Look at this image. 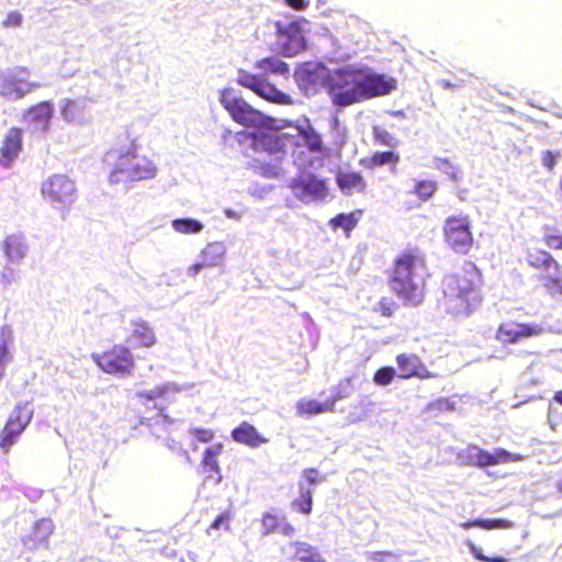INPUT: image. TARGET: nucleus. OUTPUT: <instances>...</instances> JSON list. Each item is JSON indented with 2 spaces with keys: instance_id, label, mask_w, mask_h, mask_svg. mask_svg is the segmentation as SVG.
<instances>
[{
  "instance_id": "f257e3e1",
  "label": "nucleus",
  "mask_w": 562,
  "mask_h": 562,
  "mask_svg": "<svg viewBox=\"0 0 562 562\" xmlns=\"http://www.w3.org/2000/svg\"><path fill=\"white\" fill-rule=\"evenodd\" d=\"M485 281L482 271L470 260L441 280L440 307L453 317H468L485 300Z\"/></svg>"
},
{
  "instance_id": "f03ea898",
  "label": "nucleus",
  "mask_w": 562,
  "mask_h": 562,
  "mask_svg": "<svg viewBox=\"0 0 562 562\" xmlns=\"http://www.w3.org/2000/svg\"><path fill=\"white\" fill-rule=\"evenodd\" d=\"M426 260L417 247L406 248L393 260L387 284L404 305L417 307L426 296Z\"/></svg>"
},
{
  "instance_id": "7ed1b4c3",
  "label": "nucleus",
  "mask_w": 562,
  "mask_h": 562,
  "mask_svg": "<svg viewBox=\"0 0 562 562\" xmlns=\"http://www.w3.org/2000/svg\"><path fill=\"white\" fill-rule=\"evenodd\" d=\"M529 267L538 270L541 286L551 295H562V266L547 250L530 248L526 252Z\"/></svg>"
},
{
  "instance_id": "20e7f679",
  "label": "nucleus",
  "mask_w": 562,
  "mask_h": 562,
  "mask_svg": "<svg viewBox=\"0 0 562 562\" xmlns=\"http://www.w3.org/2000/svg\"><path fill=\"white\" fill-rule=\"evenodd\" d=\"M358 69H336L323 77V83L335 105L348 106L359 102Z\"/></svg>"
},
{
  "instance_id": "39448f33",
  "label": "nucleus",
  "mask_w": 562,
  "mask_h": 562,
  "mask_svg": "<svg viewBox=\"0 0 562 562\" xmlns=\"http://www.w3.org/2000/svg\"><path fill=\"white\" fill-rule=\"evenodd\" d=\"M137 144L135 140L125 151H120L119 161L110 175V181L116 183L123 176L126 181H139L150 179L156 175L155 165L146 157L136 155Z\"/></svg>"
},
{
  "instance_id": "423d86ee",
  "label": "nucleus",
  "mask_w": 562,
  "mask_h": 562,
  "mask_svg": "<svg viewBox=\"0 0 562 562\" xmlns=\"http://www.w3.org/2000/svg\"><path fill=\"white\" fill-rule=\"evenodd\" d=\"M91 358L101 371L116 376L131 375L136 367L132 350L123 344H115L101 352L92 353Z\"/></svg>"
},
{
  "instance_id": "0eeeda50",
  "label": "nucleus",
  "mask_w": 562,
  "mask_h": 562,
  "mask_svg": "<svg viewBox=\"0 0 562 562\" xmlns=\"http://www.w3.org/2000/svg\"><path fill=\"white\" fill-rule=\"evenodd\" d=\"M33 415L34 409L30 407L29 403H19L14 406L0 430V449L3 453H9L18 442L20 436L32 422Z\"/></svg>"
},
{
  "instance_id": "6e6552de",
  "label": "nucleus",
  "mask_w": 562,
  "mask_h": 562,
  "mask_svg": "<svg viewBox=\"0 0 562 562\" xmlns=\"http://www.w3.org/2000/svg\"><path fill=\"white\" fill-rule=\"evenodd\" d=\"M443 236L447 245L456 252L465 255L473 245V235L468 216H449L443 224Z\"/></svg>"
},
{
  "instance_id": "1a4fd4ad",
  "label": "nucleus",
  "mask_w": 562,
  "mask_h": 562,
  "mask_svg": "<svg viewBox=\"0 0 562 562\" xmlns=\"http://www.w3.org/2000/svg\"><path fill=\"white\" fill-rule=\"evenodd\" d=\"M220 101L236 123L246 127H255L262 123L261 113L241 97L236 95L232 89H224Z\"/></svg>"
},
{
  "instance_id": "9d476101",
  "label": "nucleus",
  "mask_w": 562,
  "mask_h": 562,
  "mask_svg": "<svg viewBox=\"0 0 562 562\" xmlns=\"http://www.w3.org/2000/svg\"><path fill=\"white\" fill-rule=\"evenodd\" d=\"M42 194L53 203L67 207L76 200L75 182L64 175H54L42 183Z\"/></svg>"
},
{
  "instance_id": "9b49d317",
  "label": "nucleus",
  "mask_w": 562,
  "mask_h": 562,
  "mask_svg": "<svg viewBox=\"0 0 562 562\" xmlns=\"http://www.w3.org/2000/svg\"><path fill=\"white\" fill-rule=\"evenodd\" d=\"M237 83L250 89L259 97L267 101L274 102L278 104L291 103V98L284 92L278 90L276 86L261 78L258 75L250 74L246 70L240 69L236 79Z\"/></svg>"
},
{
  "instance_id": "f8f14e48",
  "label": "nucleus",
  "mask_w": 562,
  "mask_h": 562,
  "mask_svg": "<svg viewBox=\"0 0 562 562\" xmlns=\"http://www.w3.org/2000/svg\"><path fill=\"white\" fill-rule=\"evenodd\" d=\"M357 79L359 102L366 99L385 95L396 87V81L393 78H386L382 74L363 72L360 69H358Z\"/></svg>"
},
{
  "instance_id": "ddd939ff",
  "label": "nucleus",
  "mask_w": 562,
  "mask_h": 562,
  "mask_svg": "<svg viewBox=\"0 0 562 562\" xmlns=\"http://www.w3.org/2000/svg\"><path fill=\"white\" fill-rule=\"evenodd\" d=\"M280 50L284 56L292 57L305 49L304 35L299 22H276Z\"/></svg>"
},
{
  "instance_id": "4468645a",
  "label": "nucleus",
  "mask_w": 562,
  "mask_h": 562,
  "mask_svg": "<svg viewBox=\"0 0 562 562\" xmlns=\"http://www.w3.org/2000/svg\"><path fill=\"white\" fill-rule=\"evenodd\" d=\"M543 328L537 324L507 322L502 323L495 333V338L503 345H516L521 339L539 336Z\"/></svg>"
},
{
  "instance_id": "2eb2a0df",
  "label": "nucleus",
  "mask_w": 562,
  "mask_h": 562,
  "mask_svg": "<svg viewBox=\"0 0 562 562\" xmlns=\"http://www.w3.org/2000/svg\"><path fill=\"white\" fill-rule=\"evenodd\" d=\"M400 370V378L408 380L418 378L422 380L434 379L437 374L430 371L422 358L416 353H400L395 358Z\"/></svg>"
},
{
  "instance_id": "dca6fc26",
  "label": "nucleus",
  "mask_w": 562,
  "mask_h": 562,
  "mask_svg": "<svg viewBox=\"0 0 562 562\" xmlns=\"http://www.w3.org/2000/svg\"><path fill=\"white\" fill-rule=\"evenodd\" d=\"M469 458L471 459V463L479 468L524 460L521 454L510 453L503 448H497L492 453L479 447L469 448Z\"/></svg>"
},
{
  "instance_id": "f3484780",
  "label": "nucleus",
  "mask_w": 562,
  "mask_h": 562,
  "mask_svg": "<svg viewBox=\"0 0 562 562\" xmlns=\"http://www.w3.org/2000/svg\"><path fill=\"white\" fill-rule=\"evenodd\" d=\"M225 247L221 243H210L200 252L199 261L188 268V276L195 278L203 269H211L223 263Z\"/></svg>"
},
{
  "instance_id": "a211bd4d",
  "label": "nucleus",
  "mask_w": 562,
  "mask_h": 562,
  "mask_svg": "<svg viewBox=\"0 0 562 562\" xmlns=\"http://www.w3.org/2000/svg\"><path fill=\"white\" fill-rule=\"evenodd\" d=\"M40 87V83L27 81L13 72L0 75V94L3 97L21 99Z\"/></svg>"
},
{
  "instance_id": "6ab92c4d",
  "label": "nucleus",
  "mask_w": 562,
  "mask_h": 562,
  "mask_svg": "<svg viewBox=\"0 0 562 562\" xmlns=\"http://www.w3.org/2000/svg\"><path fill=\"white\" fill-rule=\"evenodd\" d=\"M335 180L338 189L345 195L368 193L369 183L360 171L338 170Z\"/></svg>"
},
{
  "instance_id": "aec40b11",
  "label": "nucleus",
  "mask_w": 562,
  "mask_h": 562,
  "mask_svg": "<svg viewBox=\"0 0 562 562\" xmlns=\"http://www.w3.org/2000/svg\"><path fill=\"white\" fill-rule=\"evenodd\" d=\"M23 148V131L20 127H11L4 135L0 147V164L10 167Z\"/></svg>"
},
{
  "instance_id": "412c9836",
  "label": "nucleus",
  "mask_w": 562,
  "mask_h": 562,
  "mask_svg": "<svg viewBox=\"0 0 562 562\" xmlns=\"http://www.w3.org/2000/svg\"><path fill=\"white\" fill-rule=\"evenodd\" d=\"M259 521L265 536L280 532L285 537H292L295 533V528L288 518L276 508L263 512Z\"/></svg>"
},
{
  "instance_id": "4be33fe9",
  "label": "nucleus",
  "mask_w": 562,
  "mask_h": 562,
  "mask_svg": "<svg viewBox=\"0 0 562 562\" xmlns=\"http://www.w3.org/2000/svg\"><path fill=\"white\" fill-rule=\"evenodd\" d=\"M232 439L240 445L259 448L261 445L269 442V438L263 436L258 429L248 422H241L231 431Z\"/></svg>"
},
{
  "instance_id": "5701e85b",
  "label": "nucleus",
  "mask_w": 562,
  "mask_h": 562,
  "mask_svg": "<svg viewBox=\"0 0 562 562\" xmlns=\"http://www.w3.org/2000/svg\"><path fill=\"white\" fill-rule=\"evenodd\" d=\"M54 114V105L49 101H41L26 110L27 121L43 132H47Z\"/></svg>"
},
{
  "instance_id": "b1692460",
  "label": "nucleus",
  "mask_w": 562,
  "mask_h": 562,
  "mask_svg": "<svg viewBox=\"0 0 562 562\" xmlns=\"http://www.w3.org/2000/svg\"><path fill=\"white\" fill-rule=\"evenodd\" d=\"M127 340L143 348H150L157 342L153 327L142 318L132 322V331Z\"/></svg>"
},
{
  "instance_id": "393cba45",
  "label": "nucleus",
  "mask_w": 562,
  "mask_h": 562,
  "mask_svg": "<svg viewBox=\"0 0 562 562\" xmlns=\"http://www.w3.org/2000/svg\"><path fill=\"white\" fill-rule=\"evenodd\" d=\"M289 140L290 136L285 133H260L255 136V146L269 154H278L285 150Z\"/></svg>"
},
{
  "instance_id": "a878e982",
  "label": "nucleus",
  "mask_w": 562,
  "mask_h": 562,
  "mask_svg": "<svg viewBox=\"0 0 562 562\" xmlns=\"http://www.w3.org/2000/svg\"><path fill=\"white\" fill-rule=\"evenodd\" d=\"M400 155L394 150L374 151L369 157L361 158L359 164L369 170L389 165L393 173L397 171Z\"/></svg>"
},
{
  "instance_id": "bb28decb",
  "label": "nucleus",
  "mask_w": 562,
  "mask_h": 562,
  "mask_svg": "<svg viewBox=\"0 0 562 562\" xmlns=\"http://www.w3.org/2000/svg\"><path fill=\"white\" fill-rule=\"evenodd\" d=\"M223 451L224 445L222 442H216L204 449L201 459V467L203 468V471L206 472L210 476L215 475L216 481L218 482L222 480L218 457L223 453Z\"/></svg>"
},
{
  "instance_id": "cd10ccee",
  "label": "nucleus",
  "mask_w": 562,
  "mask_h": 562,
  "mask_svg": "<svg viewBox=\"0 0 562 562\" xmlns=\"http://www.w3.org/2000/svg\"><path fill=\"white\" fill-rule=\"evenodd\" d=\"M296 188L304 196H310L314 200H323L327 195L326 180L314 175H308L299 180Z\"/></svg>"
},
{
  "instance_id": "c85d7f7f",
  "label": "nucleus",
  "mask_w": 562,
  "mask_h": 562,
  "mask_svg": "<svg viewBox=\"0 0 562 562\" xmlns=\"http://www.w3.org/2000/svg\"><path fill=\"white\" fill-rule=\"evenodd\" d=\"M50 533V526L45 524H36L33 530L24 537L23 543L29 550L32 551L38 550L41 548H47Z\"/></svg>"
},
{
  "instance_id": "c756f323",
  "label": "nucleus",
  "mask_w": 562,
  "mask_h": 562,
  "mask_svg": "<svg viewBox=\"0 0 562 562\" xmlns=\"http://www.w3.org/2000/svg\"><path fill=\"white\" fill-rule=\"evenodd\" d=\"M296 414L301 417H308L324 413H333L331 402H318L314 398L300 400L296 405Z\"/></svg>"
},
{
  "instance_id": "7c9ffc66",
  "label": "nucleus",
  "mask_w": 562,
  "mask_h": 562,
  "mask_svg": "<svg viewBox=\"0 0 562 562\" xmlns=\"http://www.w3.org/2000/svg\"><path fill=\"white\" fill-rule=\"evenodd\" d=\"M290 547L294 549L291 562H326L321 553L311 544L303 541H293Z\"/></svg>"
},
{
  "instance_id": "2f4dec72",
  "label": "nucleus",
  "mask_w": 562,
  "mask_h": 562,
  "mask_svg": "<svg viewBox=\"0 0 562 562\" xmlns=\"http://www.w3.org/2000/svg\"><path fill=\"white\" fill-rule=\"evenodd\" d=\"M2 248L7 258L10 261L22 260L25 257L27 250V246L24 241V238L20 234H12L7 236V238L3 241Z\"/></svg>"
},
{
  "instance_id": "473e14b6",
  "label": "nucleus",
  "mask_w": 562,
  "mask_h": 562,
  "mask_svg": "<svg viewBox=\"0 0 562 562\" xmlns=\"http://www.w3.org/2000/svg\"><path fill=\"white\" fill-rule=\"evenodd\" d=\"M256 67L262 71L263 75H285L289 72V66L277 57H265L256 63Z\"/></svg>"
},
{
  "instance_id": "72a5a7b5",
  "label": "nucleus",
  "mask_w": 562,
  "mask_h": 562,
  "mask_svg": "<svg viewBox=\"0 0 562 562\" xmlns=\"http://www.w3.org/2000/svg\"><path fill=\"white\" fill-rule=\"evenodd\" d=\"M438 189L435 180L419 179L415 181L412 194L416 195L420 201L426 202L432 198Z\"/></svg>"
},
{
  "instance_id": "f704fd0d",
  "label": "nucleus",
  "mask_w": 562,
  "mask_h": 562,
  "mask_svg": "<svg viewBox=\"0 0 562 562\" xmlns=\"http://www.w3.org/2000/svg\"><path fill=\"white\" fill-rule=\"evenodd\" d=\"M360 214L361 211H358ZM358 224L357 212H351L348 214L340 213L334 216L329 221V225L333 229L342 228L347 234H349Z\"/></svg>"
},
{
  "instance_id": "c9c22d12",
  "label": "nucleus",
  "mask_w": 562,
  "mask_h": 562,
  "mask_svg": "<svg viewBox=\"0 0 562 562\" xmlns=\"http://www.w3.org/2000/svg\"><path fill=\"white\" fill-rule=\"evenodd\" d=\"M300 135L303 137L305 147L311 153H322L324 150L322 137L312 126L301 128Z\"/></svg>"
},
{
  "instance_id": "e433bc0d",
  "label": "nucleus",
  "mask_w": 562,
  "mask_h": 562,
  "mask_svg": "<svg viewBox=\"0 0 562 562\" xmlns=\"http://www.w3.org/2000/svg\"><path fill=\"white\" fill-rule=\"evenodd\" d=\"M300 498L292 501L291 507L301 514L308 515L313 508V494L310 487L300 485Z\"/></svg>"
},
{
  "instance_id": "4c0bfd02",
  "label": "nucleus",
  "mask_w": 562,
  "mask_h": 562,
  "mask_svg": "<svg viewBox=\"0 0 562 562\" xmlns=\"http://www.w3.org/2000/svg\"><path fill=\"white\" fill-rule=\"evenodd\" d=\"M83 111V104L71 99H65L60 105V114L68 122L81 119Z\"/></svg>"
},
{
  "instance_id": "58836bf2",
  "label": "nucleus",
  "mask_w": 562,
  "mask_h": 562,
  "mask_svg": "<svg viewBox=\"0 0 562 562\" xmlns=\"http://www.w3.org/2000/svg\"><path fill=\"white\" fill-rule=\"evenodd\" d=\"M172 228L184 235L198 234L203 229V224L194 218H176L171 222Z\"/></svg>"
},
{
  "instance_id": "ea45409f",
  "label": "nucleus",
  "mask_w": 562,
  "mask_h": 562,
  "mask_svg": "<svg viewBox=\"0 0 562 562\" xmlns=\"http://www.w3.org/2000/svg\"><path fill=\"white\" fill-rule=\"evenodd\" d=\"M352 386V378H345L338 382V384L333 389V394L327 402H331L333 404V413L336 409V403L342 398H346L350 394V389Z\"/></svg>"
},
{
  "instance_id": "a19ab883",
  "label": "nucleus",
  "mask_w": 562,
  "mask_h": 562,
  "mask_svg": "<svg viewBox=\"0 0 562 562\" xmlns=\"http://www.w3.org/2000/svg\"><path fill=\"white\" fill-rule=\"evenodd\" d=\"M432 164L437 170L446 173L452 181L459 180V168L449 158L435 157Z\"/></svg>"
},
{
  "instance_id": "79ce46f5",
  "label": "nucleus",
  "mask_w": 562,
  "mask_h": 562,
  "mask_svg": "<svg viewBox=\"0 0 562 562\" xmlns=\"http://www.w3.org/2000/svg\"><path fill=\"white\" fill-rule=\"evenodd\" d=\"M543 243L547 247L553 250H562V234L559 233L553 226L543 227Z\"/></svg>"
},
{
  "instance_id": "37998d69",
  "label": "nucleus",
  "mask_w": 562,
  "mask_h": 562,
  "mask_svg": "<svg viewBox=\"0 0 562 562\" xmlns=\"http://www.w3.org/2000/svg\"><path fill=\"white\" fill-rule=\"evenodd\" d=\"M398 310V304L389 296H382L373 311L383 317H393L395 312Z\"/></svg>"
},
{
  "instance_id": "c03bdc74",
  "label": "nucleus",
  "mask_w": 562,
  "mask_h": 562,
  "mask_svg": "<svg viewBox=\"0 0 562 562\" xmlns=\"http://www.w3.org/2000/svg\"><path fill=\"white\" fill-rule=\"evenodd\" d=\"M395 378V370L392 367H382L378 369L373 374V382L378 385H387Z\"/></svg>"
},
{
  "instance_id": "a18cd8bd",
  "label": "nucleus",
  "mask_w": 562,
  "mask_h": 562,
  "mask_svg": "<svg viewBox=\"0 0 562 562\" xmlns=\"http://www.w3.org/2000/svg\"><path fill=\"white\" fill-rule=\"evenodd\" d=\"M514 527V522L507 519H482L480 518L479 528L491 530V529H509Z\"/></svg>"
},
{
  "instance_id": "49530a36",
  "label": "nucleus",
  "mask_w": 562,
  "mask_h": 562,
  "mask_svg": "<svg viewBox=\"0 0 562 562\" xmlns=\"http://www.w3.org/2000/svg\"><path fill=\"white\" fill-rule=\"evenodd\" d=\"M373 137L378 144L383 146H395L397 143L396 138L390 132L379 126L373 127Z\"/></svg>"
},
{
  "instance_id": "de8ad7c7",
  "label": "nucleus",
  "mask_w": 562,
  "mask_h": 562,
  "mask_svg": "<svg viewBox=\"0 0 562 562\" xmlns=\"http://www.w3.org/2000/svg\"><path fill=\"white\" fill-rule=\"evenodd\" d=\"M233 518V513L231 509H226L222 514H220L214 521L207 528V532L210 533L211 529H220L223 528L225 530H229V521Z\"/></svg>"
},
{
  "instance_id": "09e8293b",
  "label": "nucleus",
  "mask_w": 562,
  "mask_h": 562,
  "mask_svg": "<svg viewBox=\"0 0 562 562\" xmlns=\"http://www.w3.org/2000/svg\"><path fill=\"white\" fill-rule=\"evenodd\" d=\"M189 432L195 438V440L202 443L211 442L215 437V431L211 428L195 427L191 428Z\"/></svg>"
},
{
  "instance_id": "8fccbe9b",
  "label": "nucleus",
  "mask_w": 562,
  "mask_h": 562,
  "mask_svg": "<svg viewBox=\"0 0 562 562\" xmlns=\"http://www.w3.org/2000/svg\"><path fill=\"white\" fill-rule=\"evenodd\" d=\"M469 548H470L473 557L479 561H482V562H506V558H504L503 555L487 557V555L483 554L482 551L474 543H469Z\"/></svg>"
},
{
  "instance_id": "3c124183",
  "label": "nucleus",
  "mask_w": 562,
  "mask_h": 562,
  "mask_svg": "<svg viewBox=\"0 0 562 562\" xmlns=\"http://www.w3.org/2000/svg\"><path fill=\"white\" fill-rule=\"evenodd\" d=\"M560 156V151H553L550 149H547L542 151L541 154V164L544 168L552 171L555 167L557 160Z\"/></svg>"
},
{
  "instance_id": "603ef678",
  "label": "nucleus",
  "mask_w": 562,
  "mask_h": 562,
  "mask_svg": "<svg viewBox=\"0 0 562 562\" xmlns=\"http://www.w3.org/2000/svg\"><path fill=\"white\" fill-rule=\"evenodd\" d=\"M23 23V16L19 11H10L2 21L3 27H19Z\"/></svg>"
},
{
  "instance_id": "864d4df0",
  "label": "nucleus",
  "mask_w": 562,
  "mask_h": 562,
  "mask_svg": "<svg viewBox=\"0 0 562 562\" xmlns=\"http://www.w3.org/2000/svg\"><path fill=\"white\" fill-rule=\"evenodd\" d=\"M390 557H392L390 551H371L367 553V559L373 562H383Z\"/></svg>"
},
{
  "instance_id": "5fc2aeb1",
  "label": "nucleus",
  "mask_w": 562,
  "mask_h": 562,
  "mask_svg": "<svg viewBox=\"0 0 562 562\" xmlns=\"http://www.w3.org/2000/svg\"><path fill=\"white\" fill-rule=\"evenodd\" d=\"M284 2L288 7L296 11L305 10L310 4V0H284Z\"/></svg>"
},
{
  "instance_id": "6e6d98bb",
  "label": "nucleus",
  "mask_w": 562,
  "mask_h": 562,
  "mask_svg": "<svg viewBox=\"0 0 562 562\" xmlns=\"http://www.w3.org/2000/svg\"><path fill=\"white\" fill-rule=\"evenodd\" d=\"M318 471L315 468H308L304 470L303 476L307 480L310 484H315L317 479Z\"/></svg>"
},
{
  "instance_id": "4d7b16f0",
  "label": "nucleus",
  "mask_w": 562,
  "mask_h": 562,
  "mask_svg": "<svg viewBox=\"0 0 562 562\" xmlns=\"http://www.w3.org/2000/svg\"><path fill=\"white\" fill-rule=\"evenodd\" d=\"M164 393H165L164 390L158 389L151 393L140 392V393H138V397L145 398V400H154L155 397L162 396Z\"/></svg>"
},
{
  "instance_id": "13d9d810",
  "label": "nucleus",
  "mask_w": 562,
  "mask_h": 562,
  "mask_svg": "<svg viewBox=\"0 0 562 562\" xmlns=\"http://www.w3.org/2000/svg\"><path fill=\"white\" fill-rule=\"evenodd\" d=\"M434 404L437 405L438 407L453 409V404H451L448 398H439Z\"/></svg>"
},
{
  "instance_id": "bf43d9fd",
  "label": "nucleus",
  "mask_w": 562,
  "mask_h": 562,
  "mask_svg": "<svg viewBox=\"0 0 562 562\" xmlns=\"http://www.w3.org/2000/svg\"><path fill=\"white\" fill-rule=\"evenodd\" d=\"M479 524H480V518L473 519V520H469V521H464V522L460 524V527L463 528V529H470V528H473V527H477L479 528Z\"/></svg>"
},
{
  "instance_id": "052dcab7",
  "label": "nucleus",
  "mask_w": 562,
  "mask_h": 562,
  "mask_svg": "<svg viewBox=\"0 0 562 562\" xmlns=\"http://www.w3.org/2000/svg\"><path fill=\"white\" fill-rule=\"evenodd\" d=\"M553 400L559 403L560 405H562V390L561 391H558L555 392L554 396H553Z\"/></svg>"
},
{
  "instance_id": "680f3d73",
  "label": "nucleus",
  "mask_w": 562,
  "mask_h": 562,
  "mask_svg": "<svg viewBox=\"0 0 562 562\" xmlns=\"http://www.w3.org/2000/svg\"><path fill=\"white\" fill-rule=\"evenodd\" d=\"M12 277L13 276H11V274L9 276V274H5V273H2V276H1L2 283H4V284L9 283L11 281Z\"/></svg>"
},
{
  "instance_id": "e2e57ef3",
  "label": "nucleus",
  "mask_w": 562,
  "mask_h": 562,
  "mask_svg": "<svg viewBox=\"0 0 562 562\" xmlns=\"http://www.w3.org/2000/svg\"><path fill=\"white\" fill-rule=\"evenodd\" d=\"M18 71L21 74H29V69L26 67H21L18 69Z\"/></svg>"
},
{
  "instance_id": "0e129e2a",
  "label": "nucleus",
  "mask_w": 562,
  "mask_h": 562,
  "mask_svg": "<svg viewBox=\"0 0 562 562\" xmlns=\"http://www.w3.org/2000/svg\"><path fill=\"white\" fill-rule=\"evenodd\" d=\"M558 490H559V492L562 493V479L560 480V482L558 484Z\"/></svg>"
},
{
  "instance_id": "69168bd1",
  "label": "nucleus",
  "mask_w": 562,
  "mask_h": 562,
  "mask_svg": "<svg viewBox=\"0 0 562 562\" xmlns=\"http://www.w3.org/2000/svg\"><path fill=\"white\" fill-rule=\"evenodd\" d=\"M226 214L231 216L233 215V212L226 211Z\"/></svg>"
},
{
  "instance_id": "338daca9",
  "label": "nucleus",
  "mask_w": 562,
  "mask_h": 562,
  "mask_svg": "<svg viewBox=\"0 0 562 562\" xmlns=\"http://www.w3.org/2000/svg\"><path fill=\"white\" fill-rule=\"evenodd\" d=\"M226 214L231 216L233 215V212L226 211Z\"/></svg>"
}]
</instances>
